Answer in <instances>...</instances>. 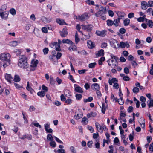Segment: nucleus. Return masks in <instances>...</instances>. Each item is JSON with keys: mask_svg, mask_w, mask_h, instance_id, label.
Segmentation results:
<instances>
[{"mask_svg": "<svg viewBox=\"0 0 153 153\" xmlns=\"http://www.w3.org/2000/svg\"><path fill=\"white\" fill-rule=\"evenodd\" d=\"M97 131L101 133H102L103 131V124L100 125L98 122L95 123Z\"/></svg>", "mask_w": 153, "mask_h": 153, "instance_id": "9d476101", "label": "nucleus"}, {"mask_svg": "<svg viewBox=\"0 0 153 153\" xmlns=\"http://www.w3.org/2000/svg\"><path fill=\"white\" fill-rule=\"evenodd\" d=\"M126 115V114L125 113H123L122 111H121L120 114V118L119 119V120H122V118L125 117Z\"/></svg>", "mask_w": 153, "mask_h": 153, "instance_id": "a19ab883", "label": "nucleus"}, {"mask_svg": "<svg viewBox=\"0 0 153 153\" xmlns=\"http://www.w3.org/2000/svg\"><path fill=\"white\" fill-rule=\"evenodd\" d=\"M88 120L85 117H84L82 120V123L85 125H86L88 123Z\"/></svg>", "mask_w": 153, "mask_h": 153, "instance_id": "393cba45", "label": "nucleus"}, {"mask_svg": "<svg viewBox=\"0 0 153 153\" xmlns=\"http://www.w3.org/2000/svg\"><path fill=\"white\" fill-rule=\"evenodd\" d=\"M113 21L110 19L107 20V24L108 26H111L113 25Z\"/></svg>", "mask_w": 153, "mask_h": 153, "instance_id": "4c0bfd02", "label": "nucleus"}, {"mask_svg": "<svg viewBox=\"0 0 153 153\" xmlns=\"http://www.w3.org/2000/svg\"><path fill=\"white\" fill-rule=\"evenodd\" d=\"M49 58L53 62V63L54 64H57L58 62V60L56 58V56H54L50 55L49 56Z\"/></svg>", "mask_w": 153, "mask_h": 153, "instance_id": "dca6fc26", "label": "nucleus"}, {"mask_svg": "<svg viewBox=\"0 0 153 153\" xmlns=\"http://www.w3.org/2000/svg\"><path fill=\"white\" fill-rule=\"evenodd\" d=\"M113 22V25L116 27H117L119 26V23L120 22V20L118 19L117 18V19L114 20Z\"/></svg>", "mask_w": 153, "mask_h": 153, "instance_id": "7c9ffc66", "label": "nucleus"}, {"mask_svg": "<svg viewBox=\"0 0 153 153\" xmlns=\"http://www.w3.org/2000/svg\"><path fill=\"white\" fill-rule=\"evenodd\" d=\"M132 91L133 93L135 94H137L139 91V89L137 87H134L132 89Z\"/></svg>", "mask_w": 153, "mask_h": 153, "instance_id": "79ce46f5", "label": "nucleus"}, {"mask_svg": "<svg viewBox=\"0 0 153 153\" xmlns=\"http://www.w3.org/2000/svg\"><path fill=\"white\" fill-rule=\"evenodd\" d=\"M10 54L7 53H3L0 55V59L2 61H10Z\"/></svg>", "mask_w": 153, "mask_h": 153, "instance_id": "f03ea898", "label": "nucleus"}, {"mask_svg": "<svg viewBox=\"0 0 153 153\" xmlns=\"http://www.w3.org/2000/svg\"><path fill=\"white\" fill-rule=\"evenodd\" d=\"M118 82L116 78H112L111 80L110 79L108 81V83L110 85H112V83H116L117 82Z\"/></svg>", "mask_w": 153, "mask_h": 153, "instance_id": "a878e982", "label": "nucleus"}, {"mask_svg": "<svg viewBox=\"0 0 153 153\" xmlns=\"http://www.w3.org/2000/svg\"><path fill=\"white\" fill-rule=\"evenodd\" d=\"M49 51V49L48 48H45L43 50V52L44 55L47 54Z\"/></svg>", "mask_w": 153, "mask_h": 153, "instance_id": "de8ad7c7", "label": "nucleus"}, {"mask_svg": "<svg viewBox=\"0 0 153 153\" xmlns=\"http://www.w3.org/2000/svg\"><path fill=\"white\" fill-rule=\"evenodd\" d=\"M106 9L105 8L101 7L100 9L95 13V16L96 17L100 16L105 13Z\"/></svg>", "mask_w": 153, "mask_h": 153, "instance_id": "0eeeda50", "label": "nucleus"}, {"mask_svg": "<svg viewBox=\"0 0 153 153\" xmlns=\"http://www.w3.org/2000/svg\"><path fill=\"white\" fill-rule=\"evenodd\" d=\"M96 62L92 63L89 64L88 65V67L91 68H94L96 65Z\"/></svg>", "mask_w": 153, "mask_h": 153, "instance_id": "c03bdc74", "label": "nucleus"}, {"mask_svg": "<svg viewBox=\"0 0 153 153\" xmlns=\"http://www.w3.org/2000/svg\"><path fill=\"white\" fill-rule=\"evenodd\" d=\"M75 97L77 100H80L82 97V95L80 94H76Z\"/></svg>", "mask_w": 153, "mask_h": 153, "instance_id": "a18cd8bd", "label": "nucleus"}, {"mask_svg": "<svg viewBox=\"0 0 153 153\" xmlns=\"http://www.w3.org/2000/svg\"><path fill=\"white\" fill-rule=\"evenodd\" d=\"M75 90L77 92L82 93L83 92V91L82 88L77 84H75L74 85Z\"/></svg>", "mask_w": 153, "mask_h": 153, "instance_id": "9b49d317", "label": "nucleus"}, {"mask_svg": "<svg viewBox=\"0 0 153 153\" xmlns=\"http://www.w3.org/2000/svg\"><path fill=\"white\" fill-rule=\"evenodd\" d=\"M9 12L8 11L0 12V16L1 18L4 20H7L8 18Z\"/></svg>", "mask_w": 153, "mask_h": 153, "instance_id": "6e6552de", "label": "nucleus"}, {"mask_svg": "<svg viewBox=\"0 0 153 153\" xmlns=\"http://www.w3.org/2000/svg\"><path fill=\"white\" fill-rule=\"evenodd\" d=\"M57 152L58 153H65V151L63 149H58Z\"/></svg>", "mask_w": 153, "mask_h": 153, "instance_id": "338daca9", "label": "nucleus"}, {"mask_svg": "<svg viewBox=\"0 0 153 153\" xmlns=\"http://www.w3.org/2000/svg\"><path fill=\"white\" fill-rule=\"evenodd\" d=\"M147 103L149 108L153 107V100L152 99H150L149 102L148 101L147 102Z\"/></svg>", "mask_w": 153, "mask_h": 153, "instance_id": "e433bc0d", "label": "nucleus"}, {"mask_svg": "<svg viewBox=\"0 0 153 153\" xmlns=\"http://www.w3.org/2000/svg\"><path fill=\"white\" fill-rule=\"evenodd\" d=\"M106 32V31L105 30H102V31L97 30L96 31V33L98 36H100L102 37H104L106 34L105 33Z\"/></svg>", "mask_w": 153, "mask_h": 153, "instance_id": "4468645a", "label": "nucleus"}, {"mask_svg": "<svg viewBox=\"0 0 153 153\" xmlns=\"http://www.w3.org/2000/svg\"><path fill=\"white\" fill-rule=\"evenodd\" d=\"M95 141L96 142H97V143H96L95 145V147L96 148L99 149L100 147L99 140L98 139H96Z\"/></svg>", "mask_w": 153, "mask_h": 153, "instance_id": "09e8293b", "label": "nucleus"}, {"mask_svg": "<svg viewBox=\"0 0 153 153\" xmlns=\"http://www.w3.org/2000/svg\"><path fill=\"white\" fill-rule=\"evenodd\" d=\"M56 22L60 25H62L66 24L64 20L63 19H60L59 18H57L56 19Z\"/></svg>", "mask_w": 153, "mask_h": 153, "instance_id": "aec40b11", "label": "nucleus"}, {"mask_svg": "<svg viewBox=\"0 0 153 153\" xmlns=\"http://www.w3.org/2000/svg\"><path fill=\"white\" fill-rule=\"evenodd\" d=\"M72 102V100L70 99H68L66 100L65 103L68 104H70Z\"/></svg>", "mask_w": 153, "mask_h": 153, "instance_id": "e2e57ef3", "label": "nucleus"}, {"mask_svg": "<svg viewBox=\"0 0 153 153\" xmlns=\"http://www.w3.org/2000/svg\"><path fill=\"white\" fill-rule=\"evenodd\" d=\"M42 90H44L45 92H47L48 91V88L46 86L44 85H42Z\"/></svg>", "mask_w": 153, "mask_h": 153, "instance_id": "6e6d98bb", "label": "nucleus"}, {"mask_svg": "<svg viewBox=\"0 0 153 153\" xmlns=\"http://www.w3.org/2000/svg\"><path fill=\"white\" fill-rule=\"evenodd\" d=\"M39 63V61L38 60L35 61L32 60L31 61V64L30 66L32 67H36L37 66V65Z\"/></svg>", "mask_w": 153, "mask_h": 153, "instance_id": "4be33fe9", "label": "nucleus"}, {"mask_svg": "<svg viewBox=\"0 0 153 153\" xmlns=\"http://www.w3.org/2000/svg\"><path fill=\"white\" fill-rule=\"evenodd\" d=\"M119 31L121 34H123L125 33L126 30L125 28H122L119 30Z\"/></svg>", "mask_w": 153, "mask_h": 153, "instance_id": "4d7b16f0", "label": "nucleus"}, {"mask_svg": "<svg viewBox=\"0 0 153 153\" xmlns=\"http://www.w3.org/2000/svg\"><path fill=\"white\" fill-rule=\"evenodd\" d=\"M18 42L17 41H13L9 43V45L12 47H15L18 44Z\"/></svg>", "mask_w": 153, "mask_h": 153, "instance_id": "cd10ccee", "label": "nucleus"}, {"mask_svg": "<svg viewBox=\"0 0 153 153\" xmlns=\"http://www.w3.org/2000/svg\"><path fill=\"white\" fill-rule=\"evenodd\" d=\"M75 114L76 115L74 116V117L75 119H79L81 118L83 116L82 113L81 112L78 113L76 111Z\"/></svg>", "mask_w": 153, "mask_h": 153, "instance_id": "2eb2a0df", "label": "nucleus"}, {"mask_svg": "<svg viewBox=\"0 0 153 153\" xmlns=\"http://www.w3.org/2000/svg\"><path fill=\"white\" fill-rule=\"evenodd\" d=\"M70 149L72 153H76V150L74 146H71L70 148Z\"/></svg>", "mask_w": 153, "mask_h": 153, "instance_id": "864d4df0", "label": "nucleus"}, {"mask_svg": "<svg viewBox=\"0 0 153 153\" xmlns=\"http://www.w3.org/2000/svg\"><path fill=\"white\" fill-rule=\"evenodd\" d=\"M50 145L53 148L55 147L56 146V143L55 141H51L50 143Z\"/></svg>", "mask_w": 153, "mask_h": 153, "instance_id": "37998d69", "label": "nucleus"}, {"mask_svg": "<svg viewBox=\"0 0 153 153\" xmlns=\"http://www.w3.org/2000/svg\"><path fill=\"white\" fill-rule=\"evenodd\" d=\"M5 79L9 82L11 83L12 79L13 78L10 74H6L5 75Z\"/></svg>", "mask_w": 153, "mask_h": 153, "instance_id": "f3484780", "label": "nucleus"}, {"mask_svg": "<svg viewBox=\"0 0 153 153\" xmlns=\"http://www.w3.org/2000/svg\"><path fill=\"white\" fill-rule=\"evenodd\" d=\"M150 74L153 75V64L151 65V67L149 71Z\"/></svg>", "mask_w": 153, "mask_h": 153, "instance_id": "774afa93", "label": "nucleus"}, {"mask_svg": "<svg viewBox=\"0 0 153 153\" xmlns=\"http://www.w3.org/2000/svg\"><path fill=\"white\" fill-rule=\"evenodd\" d=\"M14 80L15 82H18L20 81V78L18 75H15L14 77Z\"/></svg>", "mask_w": 153, "mask_h": 153, "instance_id": "c9c22d12", "label": "nucleus"}, {"mask_svg": "<svg viewBox=\"0 0 153 153\" xmlns=\"http://www.w3.org/2000/svg\"><path fill=\"white\" fill-rule=\"evenodd\" d=\"M50 82L51 84L54 85L55 83V81L53 77H51L50 79Z\"/></svg>", "mask_w": 153, "mask_h": 153, "instance_id": "5fc2aeb1", "label": "nucleus"}, {"mask_svg": "<svg viewBox=\"0 0 153 153\" xmlns=\"http://www.w3.org/2000/svg\"><path fill=\"white\" fill-rule=\"evenodd\" d=\"M93 100V98L91 97H89L88 99H84L83 101L85 103L90 102Z\"/></svg>", "mask_w": 153, "mask_h": 153, "instance_id": "c85d7f7f", "label": "nucleus"}, {"mask_svg": "<svg viewBox=\"0 0 153 153\" xmlns=\"http://www.w3.org/2000/svg\"><path fill=\"white\" fill-rule=\"evenodd\" d=\"M6 62H4L3 65V66L4 68H6L7 66L10 64V61H6Z\"/></svg>", "mask_w": 153, "mask_h": 153, "instance_id": "bf43d9fd", "label": "nucleus"}, {"mask_svg": "<svg viewBox=\"0 0 153 153\" xmlns=\"http://www.w3.org/2000/svg\"><path fill=\"white\" fill-rule=\"evenodd\" d=\"M104 54V51L103 49H101L98 51L97 53L96 54L97 57L101 56H103Z\"/></svg>", "mask_w": 153, "mask_h": 153, "instance_id": "5701e85b", "label": "nucleus"}, {"mask_svg": "<svg viewBox=\"0 0 153 153\" xmlns=\"http://www.w3.org/2000/svg\"><path fill=\"white\" fill-rule=\"evenodd\" d=\"M108 65L112 68H115L118 66L117 61L115 62L114 59H110L107 61Z\"/></svg>", "mask_w": 153, "mask_h": 153, "instance_id": "423d86ee", "label": "nucleus"}, {"mask_svg": "<svg viewBox=\"0 0 153 153\" xmlns=\"http://www.w3.org/2000/svg\"><path fill=\"white\" fill-rule=\"evenodd\" d=\"M148 7H151L153 6V1H150L148 2Z\"/></svg>", "mask_w": 153, "mask_h": 153, "instance_id": "13d9d810", "label": "nucleus"}, {"mask_svg": "<svg viewBox=\"0 0 153 153\" xmlns=\"http://www.w3.org/2000/svg\"><path fill=\"white\" fill-rule=\"evenodd\" d=\"M61 43V40L59 39H58V42H54L53 43H51L50 44V46L52 48H53L54 46H55L56 50L57 51H59L61 50L60 46V45Z\"/></svg>", "mask_w": 153, "mask_h": 153, "instance_id": "20e7f679", "label": "nucleus"}, {"mask_svg": "<svg viewBox=\"0 0 153 153\" xmlns=\"http://www.w3.org/2000/svg\"><path fill=\"white\" fill-rule=\"evenodd\" d=\"M62 42L63 43H67L68 44H71L72 43V41L68 39H63L62 41Z\"/></svg>", "mask_w": 153, "mask_h": 153, "instance_id": "2f4dec72", "label": "nucleus"}, {"mask_svg": "<svg viewBox=\"0 0 153 153\" xmlns=\"http://www.w3.org/2000/svg\"><path fill=\"white\" fill-rule=\"evenodd\" d=\"M137 20L139 22H143L144 20V17H143H143H140L139 18H137Z\"/></svg>", "mask_w": 153, "mask_h": 153, "instance_id": "680f3d73", "label": "nucleus"}, {"mask_svg": "<svg viewBox=\"0 0 153 153\" xmlns=\"http://www.w3.org/2000/svg\"><path fill=\"white\" fill-rule=\"evenodd\" d=\"M90 17V15L87 13H85L81 16H77L76 19L81 21H85L88 19Z\"/></svg>", "mask_w": 153, "mask_h": 153, "instance_id": "7ed1b4c3", "label": "nucleus"}, {"mask_svg": "<svg viewBox=\"0 0 153 153\" xmlns=\"http://www.w3.org/2000/svg\"><path fill=\"white\" fill-rule=\"evenodd\" d=\"M140 100L141 102H145L146 100V98L143 96L140 97Z\"/></svg>", "mask_w": 153, "mask_h": 153, "instance_id": "0e129e2a", "label": "nucleus"}, {"mask_svg": "<svg viewBox=\"0 0 153 153\" xmlns=\"http://www.w3.org/2000/svg\"><path fill=\"white\" fill-rule=\"evenodd\" d=\"M142 8L143 9L146 10L147 8L148 5L146 2L144 1H142L141 2Z\"/></svg>", "mask_w": 153, "mask_h": 153, "instance_id": "b1692460", "label": "nucleus"}, {"mask_svg": "<svg viewBox=\"0 0 153 153\" xmlns=\"http://www.w3.org/2000/svg\"><path fill=\"white\" fill-rule=\"evenodd\" d=\"M87 46L89 48L92 49L95 46V43L92 41L88 40L87 41Z\"/></svg>", "mask_w": 153, "mask_h": 153, "instance_id": "ddd939ff", "label": "nucleus"}, {"mask_svg": "<svg viewBox=\"0 0 153 153\" xmlns=\"http://www.w3.org/2000/svg\"><path fill=\"white\" fill-rule=\"evenodd\" d=\"M32 137L31 135H29L27 134H25L23 135L20 138L22 140H24L25 138H27L28 140H30L32 139Z\"/></svg>", "mask_w": 153, "mask_h": 153, "instance_id": "412c9836", "label": "nucleus"}, {"mask_svg": "<svg viewBox=\"0 0 153 153\" xmlns=\"http://www.w3.org/2000/svg\"><path fill=\"white\" fill-rule=\"evenodd\" d=\"M147 24L150 27H153V22L152 20H149Z\"/></svg>", "mask_w": 153, "mask_h": 153, "instance_id": "58836bf2", "label": "nucleus"}, {"mask_svg": "<svg viewBox=\"0 0 153 153\" xmlns=\"http://www.w3.org/2000/svg\"><path fill=\"white\" fill-rule=\"evenodd\" d=\"M107 108V106H106L105 104L104 103H102V108L101 111L102 112L103 114H105V111L106 109Z\"/></svg>", "mask_w": 153, "mask_h": 153, "instance_id": "bb28decb", "label": "nucleus"}, {"mask_svg": "<svg viewBox=\"0 0 153 153\" xmlns=\"http://www.w3.org/2000/svg\"><path fill=\"white\" fill-rule=\"evenodd\" d=\"M47 139L51 141L53 140V137L52 135L50 134H48L47 136Z\"/></svg>", "mask_w": 153, "mask_h": 153, "instance_id": "8fccbe9b", "label": "nucleus"}, {"mask_svg": "<svg viewBox=\"0 0 153 153\" xmlns=\"http://www.w3.org/2000/svg\"><path fill=\"white\" fill-rule=\"evenodd\" d=\"M111 46L114 48H119L120 45L118 41L114 39H111L109 41Z\"/></svg>", "mask_w": 153, "mask_h": 153, "instance_id": "39448f33", "label": "nucleus"}, {"mask_svg": "<svg viewBox=\"0 0 153 153\" xmlns=\"http://www.w3.org/2000/svg\"><path fill=\"white\" fill-rule=\"evenodd\" d=\"M45 94V93L44 91H41L37 93V95L41 97H43Z\"/></svg>", "mask_w": 153, "mask_h": 153, "instance_id": "f704fd0d", "label": "nucleus"}, {"mask_svg": "<svg viewBox=\"0 0 153 153\" xmlns=\"http://www.w3.org/2000/svg\"><path fill=\"white\" fill-rule=\"evenodd\" d=\"M149 149L150 151H152L153 152V143L150 145Z\"/></svg>", "mask_w": 153, "mask_h": 153, "instance_id": "69168bd1", "label": "nucleus"}, {"mask_svg": "<svg viewBox=\"0 0 153 153\" xmlns=\"http://www.w3.org/2000/svg\"><path fill=\"white\" fill-rule=\"evenodd\" d=\"M116 14L118 16V19L120 20L122 19L126 15L123 12L118 11L116 13Z\"/></svg>", "mask_w": 153, "mask_h": 153, "instance_id": "f8f14e48", "label": "nucleus"}, {"mask_svg": "<svg viewBox=\"0 0 153 153\" xmlns=\"http://www.w3.org/2000/svg\"><path fill=\"white\" fill-rule=\"evenodd\" d=\"M61 37H64L67 36L68 34V32L66 29L63 28L62 31L60 33Z\"/></svg>", "mask_w": 153, "mask_h": 153, "instance_id": "a211bd4d", "label": "nucleus"}, {"mask_svg": "<svg viewBox=\"0 0 153 153\" xmlns=\"http://www.w3.org/2000/svg\"><path fill=\"white\" fill-rule=\"evenodd\" d=\"M80 39L78 37V34L77 32H76L75 35V41L76 44H77L78 43V42L80 41Z\"/></svg>", "mask_w": 153, "mask_h": 153, "instance_id": "473e14b6", "label": "nucleus"}, {"mask_svg": "<svg viewBox=\"0 0 153 153\" xmlns=\"http://www.w3.org/2000/svg\"><path fill=\"white\" fill-rule=\"evenodd\" d=\"M111 58L112 59H113L115 61V62H116L117 61L118 59V58L116 56L114 55L113 54H111L110 55Z\"/></svg>", "mask_w": 153, "mask_h": 153, "instance_id": "49530a36", "label": "nucleus"}, {"mask_svg": "<svg viewBox=\"0 0 153 153\" xmlns=\"http://www.w3.org/2000/svg\"><path fill=\"white\" fill-rule=\"evenodd\" d=\"M82 28L88 31H91L92 30L93 26L91 24H88L86 25H82Z\"/></svg>", "mask_w": 153, "mask_h": 153, "instance_id": "1a4fd4ad", "label": "nucleus"}, {"mask_svg": "<svg viewBox=\"0 0 153 153\" xmlns=\"http://www.w3.org/2000/svg\"><path fill=\"white\" fill-rule=\"evenodd\" d=\"M130 20L128 18H126L123 21V24L125 26H127L130 23Z\"/></svg>", "mask_w": 153, "mask_h": 153, "instance_id": "72a5a7b5", "label": "nucleus"}, {"mask_svg": "<svg viewBox=\"0 0 153 153\" xmlns=\"http://www.w3.org/2000/svg\"><path fill=\"white\" fill-rule=\"evenodd\" d=\"M9 12L10 14L14 16L16 14V11L14 8H11L9 11Z\"/></svg>", "mask_w": 153, "mask_h": 153, "instance_id": "ea45409f", "label": "nucleus"}, {"mask_svg": "<svg viewBox=\"0 0 153 153\" xmlns=\"http://www.w3.org/2000/svg\"><path fill=\"white\" fill-rule=\"evenodd\" d=\"M18 66L20 68L26 69L29 67L27 59L24 55H20L19 56Z\"/></svg>", "mask_w": 153, "mask_h": 153, "instance_id": "f257e3e1", "label": "nucleus"}, {"mask_svg": "<svg viewBox=\"0 0 153 153\" xmlns=\"http://www.w3.org/2000/svg\"><path fill=\"white\" fill-rule=\"evenodd\" d=\"M91 88L93 90L96 91L99 90L100 87L97 83L93 84L91 85Z\"/></svg>", "mask_w": 153, "mask_h": 153, "instance_id": "6ab92c4d", "label": "nucleus"}, {"mask_svg": "<svg viewBox=\"0 0 153 153\" xmlns=\"http://www.w3.org/2000/svg\"><path fill=\"white\" fill-rule=\"evenodd\" d=\"M27 90L30 91L31 94H32V91L33 90L32 88L30 86L29 82H27V85L26 87Z\"/></svg>", "mask_w": 153, "mask_h": 153, "instance_id": "c756f323", "label": "nucleus"}, {"mask_svg": "<svg viewBox=\"0 0 153 153\" xmlns=\"http://www.w3.org/2000/svg\"><path fill=\"white\" fill-rule=\"evenodd\" d=\"M84 37H83L82 39V40H86L87 39H90V36L89 35H84Z\"/></svg>", "mask_w": 153, "mask_h": 153, "instance_id": "052dcab7", "label": "nucleus"}, {"mask_svg": "<svg viewBox=\"0 0 153 153\" xmlns=\"http://www.w3.org/2000/svg\"><path fill=\"white\" fill-rule=\"evenodd\" d=\"M87 71L86 69H82L81 70H78V73L80 74H83Z\"/></svg>", "mask_w": 153, "mask_h": 153, "instance_id": "603ef678", "label": "nucleus"}, {"mask_svg": "<svg viewBox=\"0 0 153 153\" xmlns=\"http://www.w3.org/2000/svg\"><path fill=\"white\" fill-rule=\"evenodd\" d=\"M119 104L120 105H123L124 104V101L123 100V98H120L118 99V102Z\"/></svg>", "mask_w": 153, "mask_h": 153, "instance_id": "3c124183", "label": "nucleus"}]
</instances>
